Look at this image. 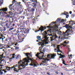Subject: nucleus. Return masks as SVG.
I'll use <instances>...</instances> for the list:
<instances>
[{"label": "nucleus", "instance_id": "46", "mask_svg": "<svg viewBox=\"0 0 75 75\" xmlns=\"http://www.w3.org/2000/svg\"><path fill=\"white\" fill-rule=\"evenodd\" d=\"M6 30V28L5 27H4V31H5Z\"/></svg>", "mask_w": 75, "mask_h": 75}, {"label": "nucleus", "instance_id": "61", "mask_svg": "<svg viewBox=\"0 0 75 75\" xmlns=\"http://www.w3.org/2000/svg\"><path fill=\"white\" fill-rule=\"evenodd\" d=\"M5 41H7V38H6V39Z\"/></svg>", "mask_w": 75, "mask_h": 75}, {"label": "nucleus", "instance_id": "2", "mask_svg": "<svg viewBox=\"0 0 75 75\" xmlns=\"http://www.w3.org/2000/svg\"><path fill=\"white\" fill-rule=\"evenodd\" d=\"M69 24H66L65 25L63 26L64 27H66L67 30L65 32H63V34L62 35V37H63V38H65V36H68L69 35L71 34V33H72L73 31L72 30V27H71L69 26V25L71 24L70 26H72L73 24V21H69Z\"/></svg>", "mask_w": 75, "mask_h": 75}, {"label": "nucleus", "instance_id": "24", "mask_svg": "<svg viewBox=\"0 0 75 75\" xmlns=\"http://www.w3.org/2000/svg\"><path fill=\"white\" fill-rule=\"evenodd\" d=\"M3 3V1L2 0H0V5H2Z\"/></svg>", "mask_w": 75, "mask_h": 75}, {"label": "nucleus", "instance_id": "3", "mask_svg": "<svg viewBox=\"0 0 75 75\" xmlns=\"http://www.w3.org/2000/svg\"><path fill=\"white\" fill-rule=\"evenodd\" d=\"M49 31L47 30V31H44V32L42 33L43 35V38H45L46 40H48V36L49 35V36H52V37H50L51 40L50 41H52L53 40H54L55 38H59L60 39V38H61V36H59V37H58L57 35H55V34H51L50 35V34H47V33Z\"/></svg>", "mask_w": 75, "mask_h": 75}, {"label": "nucleus", "instance_id": "21", "mask_svg": "<svg viewBox=\"0 0 75 75\" xmlns=\"http://www.w3.org/2000/svg\"><path fill=\"white\" fill-rule=\"evenodd\" d=\"M57 32L59 35H61V33H62V32H61V31H59V30H57Z\"/></svg>", "mask_w": 75, "mask_h": 75}, {"label": "nucleus", "instance_id": "15", "mask_svg": "<svg viewBox=\"0 0 75 75\" xmlns=\"http://www.w3.org/2000/svg\"><path fill=\"white\" fill-rule=\"evenodd\" d=\"M16 2V1L15 0H13L12 1V4H11V5H10V6H9V8H11V6L13 5V4H14V3Z\"/></svg>", "mask_w": 75, "mask_h": 75}, {"label": "nucleus", "instance_id": "53", "mask_svg": "<svg viewBox=\"0 0 75 75\" xmlns=\"http://www.w3.org/2000/svg\"><path fill=\"white\" fill-rule=\"evenodd\" d=\"M68 50H69V51H70V48L68 47Z\"/></svg>", "mask_w": 75, "mask_h": 75}, {"label": "nucleus", "instance_id": "56", "mask_svg": "<svg viewBox=\"0 0 75 75\" xmlns=\"http://www.w3.org/2000/svg\"><path fill=\"white\" fill-rule=\"evenodd\" d=\"M7 48H10V47L8 46H8L7 47Z\"/></svg>", "mask_w": 75, "mask_h": 75}, {"label": "nucleus", "instance_id": "63", "mask_svg": "<svg viewBox=\"0 0 75 75\" xmlns=\"http://www.w3.org/2000/svg\"><path fill=\"white\" fill-rule=\"evenodd\" d=\"M32 23H33V24H34V21L32 22Z\"/></svg>", "mask_w": 75, "mask_h": 75}, {"label": "nucleus", "instance_id": "32", "mask_svg": "<svg viewBox=\"0 0 75 75\" xmlns=\"http://www.w3.org/2000/svg\"><path fill=\"white\" fill-rule=\"evenodd\" d=\"M10 18H12V21H13V20H14V18L12 16H11L10 17Z\"/></svg>", "mask_w": 75, "mask_h": 75}, {"label": "nucleus", "instance_id": "10", "mask_svg": "<svg viewBox=\"0 0 75 75\" xmlns=\"http://www.w3.org/2000/svg\"><path fill=\"white\" fill-rule=\"evenodd\" d=\"M45 29H46V27H44L43 26H41V28H40L38 30H36L35 31V33H37L38 31H40V30L41 33H42V31H44V30Z\"/></svg>", "mask_w": 75, "mask_h": 75}, {"label": "nucleus", "instance_id": "26", "mask_svg": "<svg viewBox=\"0 0 75 75\" xmlns=\"http://www.w3.org/2000/svg\"><path fill=\"white\" fill-rule=\"evenodd\" d=\"M10 16V15H7L6 16H5V17L6 18H9V17Z\"/></svg>", "mask_w": 75, "mask_h": 75}, {"label": "nucleus", "instance_id": "44", "mask_svg": "<svg viewBox=\"0 0 75 75\" xmlns=\"http://www.w3.org/2000/svg\"><path fill=\"white\" fill-rule=\"evenodd\" d=\"M17 49H19V47H16L15 50H17Z\"/></svg>", "mask_w": 75, "mask_h": 75}, {"label": "nucleus", "instance_id": "55", "mask_svg": "<svg viewBox=\"0 0 75 75\" xmlns=\"http://www.w3.org/2000/svg\"><path fill=\"white\" fill-rule=\"evenodd\" d=\"M4 71V73H6V72H7V71Z\"/></svg>", "mask_w": 75, "mask_h": 75}, {"label": "nucleus", "instance_id": "6", "mask_svg": "<svg viewBox=\"0 0 75 75\" xmlns=\"http://www.w3.org/2000/svg\"><path fill=\"white\" fill-rule=\"evenodd\" d=\"M7 8H3L0 9V11H1L0 12V15H1V14H7V13L6 12V11H7Z\"/></svg>", "mask_w": 75, "mask_h": 75}, {"label": "nucleus", "instance_id": "31", "mask_svg": "<svg viewBox=\"0 0 75 75\" xmlns=\"http://www.w3.org/2000/svg\"><path fill=\"white\" fill-rule=\"evenodd\" d=\"M74 17H75V15L74 14H72L71 16V18H74Z\"/></svg>", "mask_w": 75, "mask_h": 75}, {"label": "nucleus", "instance_id": "59", "mask_svg": "<svg viewBox=\"0 0 75 75\" xmlns=\"http://www.w3.org/2000/svg\"><path fill=\"white\" fill-rule=\"evenodd\" d=\"M3 47H0V49H3Z\"/></svg>", "mask_w": 75, "mask_h": 75}, {"label": "nucleus", "instance_id": "50", "mask_svg": "<svg viewBox=\"0 0 75 75\" xmlns=\"http://www.w3.org/2000/svg\"><path fill=\"white\" fill-rule=\"evenodd\" d=\"M22 13V12L21 11H20V13H19L18 14H21V13Z\"/></svg>", "mask_w": 75, "mask_h": 75}, {"label": "nucleus", "instance_id": "43", "mask_svg": "<svg viewBox=\"0 0 75 75\" xmlns=\"http://www.w3.org/2000/svg\"><path fill=\"white\" fill-rule=\"evenodd\" d=\"M1 39H2V42H3V39H4V38L2 37H1Z\"/></svg>", "mask_w": 75, "mask_h": 75}, {"label": "nucleus", "instance_id": "38", "mask_svg": "<svg viewBox=\"0 0 75 75\" xmlns=\"http://www.w3.org/2000/svg\"><path fill=\"white\" fill-rule=\"evenodd\" d=\"M54 52H57V51H58L57 49H54Z\"/></svg>", "mask_w": 75, "mask_h": 75}, {"label": "nucleus", "instance_id": "57", "mask_svg": "<svg viewBox=\"0 0 75 75\" xmlns=\"http://www.w3.org/2000/svg\"><path fill=\"white\" fill-rule=\"evenodd\" d=\"M5 22H6V23L7 22H8V21H6Z\"/></svg>", "mask_w": 75, "mask_h": 75}, {"label": "nucleus", "instance_id": "35", "mask_svg": "<svg viewBox=\"0 0 75 75\" xmlns=\"http://www.w3.org/2000/svg\"><path fill=\"white\" fill-rule=\"evenodd\" d=\"M13 29H14V28H10L9 29V31H11V30H13Z\"/></svg>", "mask_w": 75, "mask_h": 75}, {"label": "nucleus", "instance_id": "39", "mask_svg": "<svg viewBox=\"0 0 75 75\" xmlns=\"http://www.w3.org/2000/svg\"><path fill=\"white\" fill-rule=\"evenodd\" d=\"M9 14L11 15H12L13 13H12V12H9Z\"/></svg>", "mask_w": 75, "mask_h": 75}, {"label": "nucleus", "instance_id": "60", "mask_svg": "<svg viewBox=\"0 0 75 75\" xmlns=\"http://www.w3.org/2000/svg\"><path fill=\"white\" fill-rule=\"evenodd\" d=\"M35 3H33V4H33V5H34V4H35Z\"/></svg>", "mask_w": 75, "mask_h": 75}, {"label": "nucleus", "instance_id": "18", "mask_svg": "<svg viewBox=\"0 0 75 75\" xmlns=\"http://www.w3.org/2000/svg\"><path fill=\"white\" fill-rule=\"evenodd\" d=\"M15 56V54H12V57L11 58H10L9 60H11V59H13V58H15V57H14Z\"/></svg>", "mask_w": 75, "mask_h": 75}, {"label": "nucleus", "instance_id": "5", "mask_svg": "<svg viewBox=\"0 0 75 75\" xmlns=\"http://www.w3.org/2000/svg\"><path fill=\"white\" fill-rule=\"evenodd\" d=\"M18 27H20L21 28H18V30H17L16 31V29H14L13 30V33H15V35H17V34L20 31H20H21V30H24L25 29V28L23 26V25H21V26H20V25H18Z\"/></svg>", "mask_w": 75, "mask_h": 75}, {"label": "nucleus", "instance_id": "47", "mask_svg": "<svg viewBox=\"0 0 75 75\" xmlns=\"http://www.w3.org/2000/svg\"><path fill=\"white\" fill-rule=\"evenodd\" d=\"M19 57V55H18V56H17L16 59H18V57Z\"/></svg>", "mask_w": 75, "mask_h": 75}, {"label": "nucleus", "instance_id": "42", "mask_svg": "<svg viewBox=\"0 0 75 75\" xmlns=\"http://www.w3.org/2000/svg\"><path fill=\"white\" fill-rule=\"evenodd\" d=\"M45 48H44L43 50V52H45Z\"/></svg>", "mask_w": 75, "mask_h": 75}, {"label": "nucleus", "instance_id": "17", "mask_svg": "<svg viewBox=\"0 0 75 75\" xmlns=\"http://www.w3.org/2000/svg\"><path fill=\"white\" fill-rule=\"evenodd\" d=\"M57 54L58 55H60V56H61L60 58H64V57H65V56L62 55V54H61V53L59 54L58 53H57Z\"/></svg>", "mask_w": 75, "mask_h": 75}, {"label": "nucleus", "instance_id": "7", "mask_svg": "<svg viewBox=\"0 0 75 75\" xmlns=\"http://www.w3.org/2000/svg\"><path fill=\"white\" fill-rule=\"evenodd\" d=\"M20 34L22 36L23 38L21 39L20 41H19V42H21L24 41V39H25L26 37V35H24L23 33V31L21 30L20 31Z\"/></svg>", "mask_w": 75, "mask_h": 75}, {"label": "nucleus", "instance_id": "4", "mask_svg": "<svg viewBox=\"0 0 75 75\" xmlns=\"http://www.w3.org/2000/svg\"><path fill=\"white\" fill-rule=\"evenodd\" d=\"M40 54V53H38L36 54V56L40 60L41 59H42V60H43L42 61L40 65H44L45 63H46V62H45L46 61V59L44 58H42V57H44V55H42V56H40L39 55Z\"/></svg>", "mask_w": 75, "mask_h": 75}, {"label": "nucleus", "instance_id": "52", "mask_svg": "<svg viewBox=\"0 0 75 75\" xmlns=\"http://www.w3.org/2000/svg\"><path fill=\"white\" fill-rule=\"evenodd\" d=\"M31 1H32V2H34V0H30Z\"/></svg>", "mask_w": 75, "mask_h": 75}, {"label": "nucleus", "instance_id": "34", "mask_svg": "<svg viewBox=\"0 0 75 75\" xmlns=\"http://www.w3.org/2000/svg\"><path fill=\"white\" fill-rule=\"evenodd\" d=\"M3 71V70H1V71H0V74L2 75V74H3V73L2 71Z\"/></svg>", "mask_w": 75, "mask_h": 75}, {"label": "nucleus", "instance_id": "23", "mask_svg": "<svg viewBox=\"0 0 75 75\" xmlns=\"http://www.w3.org/2000/svg\"><path fill=\"white\" fill-rule=\"evenodd\" d=\"M29 21H29V20H28L25 21L24 23L25 24H27L28 23H29Z\"/></svg>", "mask_w": 75, "mask_h": 75}, {"label": "nucleus", "instance_id": "64", "mask_svg": "<svg viewBox=\"0 0 75 75\" xmlns=\"http://www.w3.org/2000/svg\"><path fill=\"white\" fill-rule=\"evenodd\" d=\"M74 1H75V4H73V5H75V0H74Z\"/></svg>", "mask_w": 75, "mask_h": 75}, {"label": "nucleus", "instance_id": "36", "mask_svg": "<svg viewBox=\"0 0 75 75\" xmlns=\"http://www.w3.org/2000/svg\"><path fill=\"white\" fill-rule=\"evenodd\" d=\"M13 21H10V24H8V26H10V25H11V24L12 23H13Z\"/></svg>", "mask_w": 75, "mask_h": 75}, {"label": "nucleus", "instance_id": "8", "mask_svg": "<svg viewBox=\"0 0 75 75\" xmlns=\"http://www.w3.org/2000/svg\"><path fill=\"white\" fill-rule=\"evenodd\" d=\"M61 19H59V18H58L54 23H51L50 24V26H47V27H49V28H50V26L54 24H59V23H61Z\"/></svg>", "mask_w": 75, "mask_h": 75}, {"label": "nucleus", "instance_id": "54", "mask_svg": "<svg viewBox=\"0 0 75 75\" xmlns=\"http://www.w3.org/2000/svg\"><path fill=\"white\" fill-rule=\"evenodd\" d=\"M12 25L13 26H14V25H15V24H14V23Z\"/></svg>", "mask_w": 75, "mask_h": 75}, {"label": "nucleus", "instance_id": "13", "mask_svg": "<svg viewBox=\"0 0 75 75\" xmlns=\"http://www.w3.org/2000/svg\"><path fill=\"white\" fill-rule=\"evenodd\" d=\"M60 44V45H57V50H58V51H57V52H61V53H62V52H61V50H59V46H61V45H61V44Z\"/></svg>", "mask_w": 75, "mask_h": 75}, {"label": "nucleus", "instance_id": "62", "mask_svg": "<svg viewBox=\"0 0 75 75\" xmlns=\"http://www.w3.org/2000/svg\"><path fill=\"white\" fill-rule=\"evenodd\" d=\"M22 1L23 2H24V0H22Z\"/></svg>", "mask_w": 75, "mask_h": 75}, {"label": "nucleus", "instance_id": "58", "mask_svg": "<svg viewBox=\"0 0 75 75\" xmlns=\"http://www.w3.org/2000/svg\"><path fill=\"white\" fill-rule=\"evenodd\" d=\"M47 74H48V75H50V73H47Z\"/></svg>", "mask_w": 75, "mask_h": 75}, {"label": "nucleus", "instance_id": "11", "mask_svg": "<svg viewBox=\"0 0 75 75\" xmlns=\"http://www.w3.org/2000/svg\"><path fill=\"white\" fill-rule=\"evenodd\" d=\"M40 44H39V45H41V49H41V47H39V50H40V51L41 52L42 51V49L43 48V47H44V46H45V43L44 42H41L40 43H39Z\"/></svg>", "mask_w": 75, "mask_h": 75}, {"label": "nucleus", "instance_id": "33", "mask_svg": "<svg viewBox=\"0 0 75 75\" xmlns=\"http://www.w3.org/2000/svg\"><path fill=\"white\" fill-rule=\"evenodd\" d=\"M36 6L37 4H35L34 5H32V6H33V7H36Z\"/></svg>", "mask_w": 75, "mask_h": 75}, {"label": "nucleus", "instance_id": "29", "mask_svg": "<svg viewBox=\"0 0 75 75\" xmlns=\"http://www.w3.org/2000/svg\"><path fill=\"white\" fill-rule=\"evenodd\" d=\"M20 34V33H18V39H20V35H19Z\"/></svg>", "mask_w": 75, "mask_h": 75}, {"label": "nucleus", "instance_id": "40", "mask_svg": "<svg viewBox=\"0 0 75 75\" xmlns=\"http://www.w3.org/2000/svg\"><path fill=\"white\" fill-rule=\"evenodd\" d=\"M3 45H1V44H0V47H2V48H4V47H3Z\"/></svg>", "mask_w": 75, "mask_h": 75}, {"label": "nucleus", "instance_id": "27", "mask_svg": "<svg viewBox=\"0 0 75 75\" xmlns=\"http://www.w3.org/2000/svg\"><path fill=\"white\" fill-rule=\"evenodd\" d=\"M14 71H16L17 72H18V71L17 70V69L15 68H14Z\"/></svg>", "mask_w": 75, "mask_h": 75}, {"label": "nucleus", "instance_id": "28", "mask_svg": "<svg viewBox=\"0 0 75 75\" xmlns=\"http://www.w3.org/2000/svg\"><path fill=\"white\" fill-rule=\"evenodd\" d=\"M35 11V9L34 8H32L31 10V11L32 12H34Z\"/></svg>", "mask_w": 75, "mask_h": 75}, {"label": "nucleus", "instance_id": "45", "mask_svg": "<svg viewBox=\"0 0 75 75\" xmlns=\"http://www.w3.org/2000/svg\"><path fill=\"white\" fill-rule=\"evenodd\" d=\"M20 67V68L19 69V70H22V68H21V67Z\"/></svg>", "mask_w": 75, "mask_h": 75}, {"label": "nucleus", "instance_id": "49", "mask_svg": "<svg viewBox=\"0 0 75 75\" xmlns=\"http://www.w3.org/2000/svg\"><path fill=\"white\" fill-rule=\"evenodd\" d=\"M54 25H54L55 27H57V25L55 24Z\"/></svg>", "mask_w": 75, "mask_h": 75}, {"label": "nucleus", "instance_id": "51", "mask_svg": "<svg viewBox=\"0 0 75 75\" xmlns=\"http://www.w3.org/2000/svg\"><path fill=\"white\" fill-rule=\"evenodd\" d=\"M69 14H72V11H70Z\"/></svg>", "mask_w": 75, "mask_h": 75}, {"label": "nucleus", "instance_id": "20", "mask_svg": "<svg viewBox=\"0 0 75 75\" xmlns=\"http://www.w3.org/2000/svg\"><path fill=\"white\" fill-rule=\"evenodd\" d=\"M5 26H6L7 27V28H9V27L10 26H8V23H6V24L4 25Z\"/></svg>", "mask_w": 75, "mask_h": 75}, {"label": "nucleus", "instance_id": "14", "mask_svg": "<svg viewBox=\"0 0 75 75\" xmlns=\"http://www.w3.org/2000/svg\"><path fill=\"white\" fill-rule=\"evenodd\" d=\"M62 14H64V15H66V18H68V17H69V15H68V14H69V13H68V12H66L64 14L62 13Z\"/></svg>", "mask_w": 75, "mask_h": 75}, {"label": "nucleus", "instance_id": "19", "mask_svg": "<svg viewBox=\"0 0 75 75\" xmlns=\"http://www.w3.org/2000/svg\"><path fill=\"white\" fill-rule=\"evenodd\" d=\"M11 69V68L10 67H6V69L7 70V71H10Z\"/></svg>", "mask_w": 75, "mask_h": 75}, {"label": "nucleus", "instance_id": "48", "mask_svg": "<svg viewBox=\"0 0 75 75\" xmlns=\"http://www.w3.org/2000/svg\"><path fill=\"white\" fill-rule=\"evenodd\" d=\"M15 67V66L13 65V67H12V68H11V69H13V68H14Z\"/></svg>", "mask_w": 75, "mask_h": 75}, {"label": "nucleus", "instance_id": "37", "mask_svg": "<svg viewBox=\"0 0 75 75\" xmlns=\"http://www.w3.org/2000/svg\"><path fill=\"white\" fill-rule=\"evenodd\" d=\"M68 56L69 57V58H70V57H72V54H70V55H69Z\"/></svg>", "mask_w": 75, "mask_h": 75}, {"label": "nucleus", "instance_id": "1", "mask_svg": "<svg viewBox=\"0 0 75 75\" xmlns=\"http://www.w3.org/2000/svg\"><path fill=\"white\" fill-rule=\"evenodd\" d=\"M25 54L27 57V58L23 59L22 61L21 60L18 62V64H16V66H15V67H17L19 66L18 67V68L22 67V68H24V67H25L27 65H28V63L30 62L29 61H30L31 62V64H30V66H33L34 65V67H37L36 62L34 61L33 59L30 58V57H32V55L28 53H25Z\"/></svg>", "mask_w": 75, "mask_h": 75}, {"label": "nucleus", "instance_id": "22", "mask_svg": "<svg viewBox=\"0 0 75 75\" xmlns=\"http://www.w3.org/2000/svg\"><path fill=\"white\" fill-rule=\"evenodd\" d=\"M37 38L38 40H41V36H38L37 37Z\"/></svg>", "mask_w": 75, "mask_h": 75}, {"label": "nucleus", "instance_id": "12", "mask_svg": "<svg viewBox=\"0 0 75 75\" xmlns=\"http://www.w3.org/2000/svg\"><path fill=\"white\" fill-rule=\"evenodd\" d=\"M68 44V43L66 41H64L63 43V44H61V45H62L63 46H64V47H67V48H69V45H66L67 44Z\"/></svg>", "mask_w": 75, "mask_h": 75}, {"label": "nucleus", "instance_id": "16", "mask_svg": "<svg viewBox=\"0 0 75 75\" xmlns=\"http://www.w3.org/2000/svg\"><path fill=\"white\" fill-rule=\"evenodd\" d=\"M29 31H30V30L29 29H26L24 32V34H27V33H28Z\"/></svg>", "mask_w": 75, "mask_h": 75}, {"label": "nucleus", "instance_id": "9", "mask_svg": "<svg viewBox=\"0 0 75 75\" xmlns=\"http://www.w3.org/2000/svg\"><path fill=\"white\" fill-rule=\"evenodd\" d=\"M56 54H48L47 56L45 55V57L46 56L47 58H49L50 57H51V59L52 58L54 59L55 58L54 57H56Z\"/></svg>", "mask_w": 75, "mask_h": 75}, {"label": "nucleus", "instance_id": "41", "mask_svg": "<svg viewBox=\"0 0 75 75\" xmlns=\"http://www.w3.org/2000/svg\"><path fill=\"white\" fill-rule=\"evenodd\" d=\"M63 64H64V65H67L66 64H65V61H63Z\"/></svg>", "mask_w": 75, "mask_h": 75}, {"label": "nucleus", "instance_id": "30", "mask_svg": "<svg viewBox=\"0 0 75 75\" xmlns=\"http://www.w3.org/2000/svg\"><path fill=\"white\" fill-rule=\"evenodd\" d=\"M40 16V15H38V16H36L35 17V20H37L38 17Z\"/></svg>", "mask_w": 75, "mask_h": 75}, {"label": "nucleus", "instance_id": "25", "mask_svg": "<svg viewBox=\"0 0 75 75\" xmlns=\"http://www.w3.org/2000/svg\"><path fill=\"white\" fill-rule=\"evenodd\" d=\"M4 53L2 54L1 55L0 54V59L2 58H3V55Z\"/></svg>", "mask_w": 75, "mask_h": 75}]
</instances>
